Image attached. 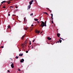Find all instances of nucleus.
I'll return each instance as SVG.
<instances>
[{"mask_svg":"<svg viewBox=\"0 0 73 73\" xmlns=\"http://www.w3.org/2000/svg\"><path fill=\"white\" fill-rule=\"evenodd\" d=\"M42 23L41 24V27H42V28H43V27L45 26V23L44 22L41 21Z\"/></svg>","mask_w":73,"mask_h":73,"instance_id":"obj_1","label":"nucleus"},{"mask_svg":"<svg viewBox=\"0 0 73 73\" xmlns=\"http://www.w3.org/2000/svg\"><path fill=\"white\" fill-rule=\"evenodd\" d=\"M33 0H32L31 2H29V5H31L32 4V3H33Z\"/></svg>","mask_w":73,"mask_h":73,"instance_id":"obj_2","label":"nucleus"},{"mask_svg":"<svg viewBox=\"0 0 73 73\" xmlns=\"http://www.w3.org/2000/svg\"><path fill=\"white\" fill-rule=\"evenodd\" d=\"M11 66L12 68H14V65L13 63L11 65Z\"/></svg>","mask_w":73,"mask_h":73,"instance_id":"obj_3","label":"nucleus"},{"mask_svg":"<svg viewBox=\"0 0 73 73\" xmlns=\"http://www.w3.org/2000/svg\"><path fill=\"white\" fill-rule=\"evenodd\" d=\"M24 60L23 59H22L21 60H20L21 62H24Z\"/></svg>","mask_w":73,"mask_h":73,"instance_id":"obj_4","label":"nucleus"},{"mask_svg":"<svg viewBox=\"0 0 73 73\" xmlns=\"http://www.w3.org/2000/svg\"><path fill=\"white\" fill-rule=\"evenodd\" d=\"M36 33L39 34L40 33V31L38 30H37L36 31Z\"/></svg>","mask_w":73,"mask_h":73,"instance_id":"obj_5","label":"nucleus"},{"mask_svg":"<svg viewBox=\"0 0 73 73\" xmlns=\"http://www.w3.org/2000/svg\"><path fill=\"white\" fill-rule=\"evenodd\" d=\"M30 8H31V5H29V6H28V9H27V10H29V9H30Z\"/></svg>","mask_w":73,"mask_h":73,"instance_id":"obj_6","label":"nucleus"},{"mask_svg":"<svg viewBox=\"0 0 73 73\" xmlns=\"http://www.w3.org/2000/svg\"><path fill=\"white\" fill-rule=\"evenodd\" d=\"M47 38H48V40H50L52 39V38H50V37H47Z\"/></svg>","mask_w":73,"mask_h":73,"instance_id":"obj_7","label":"nucleus"},{"mask_svg":"<svg viewBox=\"0 0 73 73\" xmlns=\"http://www.w3.org/2000/svg\"><path fill=\"white\" fill-rule=\"evenodd\" d=\"M60 33H58V34H57V36H58V37H60Z\"/></svg>","mask_w":73,"mask_h":73,"instance_id":"obj_8","label":"nucleus"},{"mask_svg":"<svg viewBox=\"0 0 73 73\" xmlns=\"http://www.w3.org/2000/svg\"><path fill=\"white\" fill-rule=\"evenodd\" d=\"M34 20H35V21H38V20L37 19H35Z\"/></svg>","mask_w":73,"mask_h":73,"instance_id":"obj_9","label":"nucleus"},{"mask_svg":"<svg viewBox=\"0 0 73 73\" xmlns=\"http://www.w3.org/2000/svg\"><path fill=\"white\" fill-rule=\"evenodd\" d=\"M23 56V54H20L19 55V56Z\"/></svg>","mask_w":73,"mask_h":73,"instance_id":"obj_10","label":"nucleus"},{"mask_svg":"<svg viewBox=\"0 0 73 73\" xmlns=\"http://www.w3.org/2000/svg\"><path fill=\"white\" fill-rule=\"evenodd\" d=\"M59 41L60 42V43H61V42L62 41H61V40L60 39L59 40Z\"/></svg>","mask_w":73,"mask_h":73,"instance_id":"obj_11","label":"nucleus"},{"mask_svg":"<svg viewBox=\"0 0 73 73\" xmlns=\"http://www.w3.org/2000/svg\"><path fill=\"white\" fill-rule=\"evenodd\" d=\"M15 58H16V59H17L18 58H19V57H18V56H17L15 57Z\"/></svg>","mask_w":73,"mask_h":73,"instance_id":"obj_12","label":"nucleus"},{"mask_svg":"<svg viewBox=\"0 0 73 73\" xmlns=\"http://www.w3.org/2000/svg\"><path fill=\"white\" fill-rule=\"evenodd\" d=\"M24 30H27V28H25L24 29Z\"/></svg>","mask_w":73,"mask_h":73,"instance_id":"obj_13","label":"nucleus"},{"mask_svg":"<svg viewBox=\"0 0 73 73\" xmlns=\"http://www.w3.org/2000/svg\"><path fill=\"white\" fill-rule=\"evenodd\" d=\"M24 36H23L22 37V39H23V38H24Z\"/></svg>","mask_w":73,"mask_h":73,"instance_id":"obj_14","label":"nucleus"},{"mask_svg":"<svg viewBox=\"0 0 73 73\" xmlns=\"http://www.w3.org/2000/svg\"><path fill=\"white\" fill-rule=\"evenodd\" d=\"M44 13H45V14H47V15H48V13L46 12Z\"/></svg>","mask_w":73,"mask_h":73,"instance_id":"obj_15","label":"nucleus"},{"mask_svg":"<svg viewBox=\"0 0 73 73\" xmlns=\"http://www.w3.org/2000/svg\"><path fill=\"white\" fill-rule=\"evenodd\" d=\"M29 44H30V45H31V41H30Z\"/></svg>","mask_w":73,"mask_h":73,"instance_id":"obj_16","label":"nucleus"},{"mask_svg":"<svg viewBox=\"0 0 73 73\" xmlns=\"http://www.w3.org/2000/svg\"><path fill=\"white\" fill-rule=\"evenodd\" d=\"M45 24H46V21L45 22Z\"/></svg>","mask_w":73,"mask_h":73,"instance_id":"obj_17","label":"nucleus"},{"mask_svg":"<svg viewBox=\"0 0 73 73\" xmlns=\"http://www.w3.org/2000/svg\"><path fill=\"white\" fill-rule=\"evenodd\" d=\"M18 71H21V70H20V69H18Z\"/></svg>","mask_w":73,"mask_h":73,"instance_id":"obj_18","label":"nucleus"},{"mask_svg":"<svg viewBox=\"0 0 73 73\" xmlns=\"http://www.w3.org/2000/svg\"><path fill=\"white\" fill-rule=\"evenodd\" d=\"M31 16H32H32H33V13H32L30 15Z\"/></svg>","mask_w":73,"mask_h":73,"instance_id":"obj_19","label":"nucleus"},{"mask_svg":"<svg viewBox=\"0 0 73 73\" xmlns=\"http://www.w3.org/2000/svg\"><path fill=\"white\" fill-rule=\"evenodd\" d=\"M6 2V1H3V3H5Z\"/></svg>","mask_w":73,"mask_h":73,"instance_id":"obj_20","label":"nucleus"},{"mask_svg":"<svg viewBox=\"0 0 73 73\" xmlns=\"http://www.w3.org/2000/svg\"><path fill=\"white\" fill-rule=\"evenodd\" d=\"M10 3H11V2H8L7 3L8 4H10Z\"/></svg>","mask_w":73,"mask_h":73,"instance_id":"obj_21","label":"nucleus"},{"mask_svg":"<svg viewBox=\"0 0 73 73\" xmlns=\"http://www.w3.org/2000/svg\"><path fill=\"white\" fill-rule=\"evenodd\" d=\"M13 16H16V15H13Z\"/></svg>","mask_w":73,"mask_h":73,"instance_id":"obj_22","label":"nucleus"},{"mask_svg":"<svg viewBox=\"0 0 73 73\" xmlns=\"http://www.w3.org/2000/svg\"><path fill=\"white\" fill-rule=\"evenodd\" d=\"M52 24H53V21H52Z\"/></svg>","mask_w":73,"mask_h":73,"instance_id":"obj_23","label":"nucleus"},{"mask_svg":"<svg viewBox=\"0 0 73 73\" xmlns=\"http://www.w3.org/2000/svg\"><path fill=\"white\" fill-rule=\"evenodd\" d=\"M26 53H28V51H26Z\"/></svg>","mask_w":73,"mask_h":73,"instance_id":"obj_24","label":"nucleus"},{"mask_svg":"<svg viewBox=\"0 0 73 73\" xmlns=\"http://www.w3.org/2000/svg\"><path fill=\"white\" fill-rule=\"evenodd\" d=\"M34 41H35V39H34L33 40V42H34Z\"/></svg>","mask_w":73,"mask_h":73,"instance_id":"obj_25","label":"nucleus"},{"mask_svg":"<svg viewBox=\"0 0 73 73\" xmlns=\"http://www.w3.org/2000/svg\"><path fill=\"white\" fill-rule=\"evenodd\" d=\"M3 8H5V6H3Z\"/></svg>","mask_w":73,"mask_h":73,"instance_id":"obj_26","label":"nucleus"},{"mask_svg":"<svg viewBox=\"0 0 73 73\" xmlns=\"http://www.w3.org/2000/svg\"><path fill=\"white\" fill-rule=\"evenodd\" d=\"M44 26H45V27H46V24H45V25H44Z\"/></svg>","mask_w":73,"mask_h":73,"instance_id":"obj_27","label":"nucleus"},{"mask_svg":"<svg viewBox=\"0 0 73 73\" xmlns=\"http://www.w3.org/2000/svg\"><path fill=\"white\" fill-rule=\"evenodd\" d=\"M31 49H33V46H32V47H31Z\"/></svg>","mask_w":73,"mask_h":73,"instance_id":"obj_28","label":"nucleus"},{"mask_svg":"<svg viewBox=\"0 0 73 73\" xmlns=\"http://www.w3.org/2000/svg\"><path fill=\"white\" fill-rule=\"evenodd\" d=\"M8 72H10V71L9 70H8Z\"/></svg>","mask_w":73,"mask_h":73,"instance_id":"obj_29","label":"nucleus"},{"mask_svg":"<svg viewBox=\"0 0 73 73\" xmlns=\"http://www.w3.org/2000/svg\"><path fill=\"white\" fill-rule=\"evenodd\" d=\"M15 8H18V7H17V6H16V7H15Z\"/></svg>","mask_w":73,"mask_h":73,"instance_id":"obj_30","label":"nucleus"},{"mask_svg":"<svg viewBox=\"0 0 73 73\" xmlns=\"http://www.w3.org/2000/svg\"><path fill=\"white\" fill-rule=\"evenodd\" d=\"M10 8H13V7H10Z\"/></svg>","mask_w":73,"mask_h":73,"instance_id":"obj_31","label":"nucleus"},{"mask_svg":"<svg viewBox=\"0 0 73 73\" xmlns=\"http://www.w3.org/2000/svg\"><path fill=\"white\" fill-rule=\"evenodd\" d=\"M51 16H53V14H51Z\"/></svg>","mask_w":73,"mask_h":73,"instance_id":"obj_32","label":"nucleus"},{"mask_svg":"<svg viewBox=\"0 0 73 73\" xmlns=\"http://www.w3.org/2000/svg\"><path fill=\"white\" fill-rule=\"evenodd\" d=\"M26 18V17H25L24 18V21H25V19Z\"/></svg>","mask_w":73,"mask_h":73,"instance_id":"obj_33","label":"nucleus"},{"mask_svg":"<svg viewBox=\"0 0 73 73\" xmlns=\"http://www.w3.org/2000/svg\"><path fill=\"white\" fill-rule=\"evenodd\" d=\"M38 24L39 23V21H37Z\"/></svg>","mask_w":73,"mask_h":73,"instance_id":"obj_34","label":"nucleus"},{"mask_svg":"<svg viewBox=\"0 0 73 73\" xmlns=\"http://www.w3.org/2000/svg\"><path fill=\"white\" fill-rule=\"evenodd\" d=\"M1 48H4V46H2L1 47Z\"/></svg>","mask_w":73,"mask_h":73,"instance_id":"obj_35","label":"nucleus"},{"mask_svg":"<svg viewBox=\"0 0 73 73\" xmlns=\"http://www.w3.org/2000/svg\"><path fill=\"white\" fill-rule=\"evenodd\" d=\"M33 25H31V27H33Z\"/></svg>","mask_w":73,"mask_h":73,"instance_id":"obj_36","label":"nucleus"},{"mask_svg":"<svg viewBox=\"0 0 73 73\" xmlns=\"http://www.w3.org/2000/svg\"><path fill=\"white\" fill-rule=\"evenodd\" d=\"M8 16H10V14H9Z\"/></svg>","mask_w":73,"mask_h":73,"instance_id":"obj_37","label":"nucleus"},{"mask_svg":"<svg viewBox=\"0 0 73 73\" xmlns=\"http://www.w3.org/2000/svg\"><path fill=\"white\" fill-rule=\"evenodd\" d=\"M8 28H10V26H9L8 27Z\"/></svg>","mask_w":73,"mask_h":73,"instance_id":"obj_38","label":"nucleus"},{"mask_svg":"<svg viewBox=\"0 0 73 73\" xmlns=\"http://www.w3.org/2000/svg\"><path fill=\"white\" fill-rule=\"evenodd\" d=\"M60 42L59 40V41H58L57 42Z\"/></svg>","mask_w":73,"mask_h":73,"instance_id":"obj_39","label":"nucleus"},{"mask_svg":"<svg viewBox=\"0 0 73 73\" xmlns=\"http://www.w3.org/2000/svg\"><path fill=\"white\" fill-rule=\"evenodd\" d=\"M3 3H4V2H2L1 3L2 4H3Z\"/></svg>","mask_w":73,"mask_h":73,"instance_id":"obj_40","label":"nucleus"},{"mask_svg":"<svg viewBox=\"0 0 73 73\" xmlns=\"http://www.w3.org/2000/svg\"><path fill=\"white\" fill-rule=\"evenodd\" d=\"M51 18H53V16H52V17H51Z\"/></svg>","mask_w":73,"mask_h":73,"instance_id":"obj_41","label":"nucleus"},{"mask_svg":"<svg viewBox=\"0 0 73 73\" xmlns=\"http://www.w3.org/2000/svg\"><path fill=\"white\" fill-rule=\"evenodd\" d=\"M52 20H53V18H52Z\"/></svg>","mask_w":73,"mask_h":73,"instance_id":"obj_42","label":"nucleus"},{"mask_svg":"<svg viewBox=\"0 0 73 73\" xmlns=\"http://www.w3.org/2000/svg\"><path fill=\"white\" fill-rule=\"evenodd\" d=\"M13 20H15V19L14 18L13 19Z\"/></svg>","mask_w":73,"mask_h":73,"instance_id":"obj_43","label":"nucleus"},{"mask_svg":"<svg viewBox=\"0 0 73 73\" xmlns=\"http://www.w3.org/2000/svg\"><path fill=\"white\" fill-rule=\"evenodd\" d=\"M61 39H62V40H63V39L62 38Z\"/></svg>","mask_w":73,"mask_h":73,"instance_id":"obj_44","label":"nucleus"},{"mask_svg":"<svg viewBox=\"0 0 73 73\" xmlns=\"http://www.w3.org/2000/svg\"><path fill=\"white\" fill-rule=\"evenodd\" d=\"M61 38H62L60 37V39H61Z\"/></svg>","mask_w":73,"mask_h":73,"instance_id":"obj_45","label":"nucleus"},{"mask_svg":"<svg viewBox=\"0 0 73 73\" xmlns=\"http://www.w3.org/2000/svg\"><path fill=\"white\" fill-rule=\"evenodd\" d=\"M41 34L42 33H40Z\"/></svg>","mask_w":73,"mask_h":73,"instance_id":"obj_46","label":"nucleus"},{"mask_svg":"<svg viewBox=\"0 0 73 73\" xmlns=\"http://www.w3.org/2000/svg\"><path fill=\"white\" fill-rule=\"evenodd\" d=\"M11 64H12V62H11Z\"/></svg>","mask_w":73,"mask_h":73,"instance_id":"obj_47","label":"nucleus"},{"mask_svg":"<svg viewBox=\"0 0 73 73\" xmlns=\"http://www.w3.org/2000/svg\"><path fill=\"white\" fill-rule=\"evenodd\" d=\"M48 8H46V9H48Z\"/></svg>","mask_w":73,"mask_h":73,"instance_id":"obj_48","label":"nucleus"}]
</instances>
